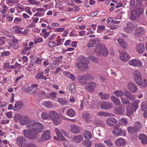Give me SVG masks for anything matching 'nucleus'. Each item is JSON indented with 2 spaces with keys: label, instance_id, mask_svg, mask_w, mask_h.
I'll list each match as a JSON object with an SVG mask.
<instances>
[{
  "label": "nucleus",
  "instance_id": "obj_1",
  "mask_svg": "<svg viewBox=\"0 0 147 147\" xmlns=\"http://www.w3.org/2000/svg\"><path fill=\"white\" fill-rule=\"evenodd\" d=\"M28 125V129L35 133H40L44 130L42 125L38 121H31Z\"/></svg>",
  "mask_w": 147,
  "mask_h": 147
},
{
  "label": "nucleus",
  "instance_id": "obj_2",
  "mask_svg": "<svg viewBox=\"0 0 147 147\" xmlns=\"http://www.w3.org/2000/svg\"><path fill=\"white\" fill-rule=\"evenodd\" d=\"M79 59V62L78 63H76V65L77 67L79 70L85 71L88 68L87 64L88 63V60L87 58H85L84 57H80Z\"/></svg>",
  "mask_w": 147,
  "mask_h": 147
},
{
  "label": "nucleus",
  "instance_id": "obj_3",
  "mask_svg": "<svg viewBox=\"0 0 147 147\" xmlns=\"http://www.w3.org/2000/svg\"><path fill=\"white\" fill-rule=\"evenodd\" d=\"M96 50L98 55H102L106 57L108 55V51L105 44L102 43H99L96 47Z\"/></svg>",
  "mask_w": 147,
  "mask_h": 147
},
{
  "label": "nucleus",
  "instance_id": "obj_4",
  "mask_svg": "<svg viewBox=\"0 0 147 147\" xmlns=\"http://www.w3.org/2000/svg\"><path fill=\"white\" fill-rule=\"evenodd\" d=\"M49 113V119L53 121V123L55 125H59L61 121L58 113L55 111H50Z\"/></svg>",
  "mask_w": 147,
  "mask_h": 147
},
{
  "label": "nucleus",
  "instance_id": "obj_5",
  "mask_svg": "<svg viewBox=\"0 0 147 147\" xmlns=\"http://www.w3.org/2000/svg\"><path fill=\"white\" fill-rule=\"evenodd\" d=\"M24 135L26 137L31 140H34L37 139L39 136L38 134L32 132V130L25 129L24 131Z\"/></svg>",
  "mask_w": 147,
  "mask_h": 147
},
{
  "label": "nucleus",
  "instance_id": "obj_6",
  "mask_svg": "<svg viewBox=\"0 0 147 147\" xmlns=\"http://www.w3.org/2000/svg\"><path fill=\"white\" fill-rule=\"evenodd\" d=\"M138 26V25L136 22H129L127 24L126 26L124 28L123 30L129 33L136 29Z\"/></svg>",
  "mask_w": 147,
  "mask_h": 147
},
{
  "label": "nucleus",
  "instance_id": "obj_7",
  "mask_svg": "<svg viewBox=\"0 0 147 147\" xmlns=\"http://www.w3.org/2000/svg\"><path fill=\"white\" fill-rule=\"evenodd\" d=\"M121 125L119 124L116 125L114 127V130L113 131V134L119 136L125 135L126 132L125 130L123 131L121 129Z\"/></svg>",
  "mask_w": 147,
  "mask_h": 147
},
{
  "label": "nucleus",
  "instance_id": "obj_8",
  "mask_svg": "<svg viewBox=\"0 0 147 147\" xmlns=\"http://www.w3.org/2000/svg\"><path fill=\"white\" fill-rule=\"evenodd\" d=\"M131 16L130 18L132 20L138 21L140 19V15L142 14L135 10H131L130 11Z\"/></svg>",
  "mask_w": 147,
  "mask_h": 147
},
{
  "label": "nucleus",
  "instance_id": "obj_9",
  "mask_svg": "<svg viewBox=\"0 0 147 147\" xmlns=\"http://www.w3.org/2000/svg\"><path fill=\"white\" fill-rule=\"evenodd\" d=\"M51 135L49 130L43 131V134L41 136V139H38V141L40 142L42 141L48 140L51 138Z\"/></svg>",
  "mask_w": 147,
  "mask_h": 147
},
{
  "label": "nucleus",
  "instance_id": "obj_10",
  "mask_svg": "<svg viewBox=\"0 0 147 147\" xmlns=\"http://www.w3.org/2000/svg\"><path fill=\"white\" fill-rule=\"evenodd\" d=\"M96 87V84L95 83L91 82L89 83L88 86H86L85 87V88L89 92H92L94 91Z\"/></svg>",
  "mask_w": 147,
  "mask_h": 147
},
{
  "label": "nucleus",
  "instance_id": "obj_11",
  "mask_svg": "<svg viewBox=\"0 0 147 147\" xmlns=\"http://www.w3.org/2000/svg\"><path fill=\"white\" fill-rule=\"evenodd\" d=\"M16 141L17 144L20 146H24L26 143V141L25 138L22 136L17 138Z\"/></svg>",
  "mask_w": 147,
  "mask_h": 147
},
{
  "label": "nucleus",
  "instance_id": "obj_12",
  "mask_svg": "<svg viewBox=\"0 0 147 147\" xmlns=\"http://www.w3.org/2000/svg\"><path fill=\"white\" fill-rule=\"evenodd\" d=\"M100 105L102 109L108 110L112 108L113 105L112 103L104 102L101 103Z\"/></svg>",
  "mask_w": 147,
  "mask_h": 147
},
{
  "label": "nucleus",
  "instance_id": "obj_13",
  "mask_svg": "<svg viewBox=\"0 0 147 147\" xmlns=\"http://www.w3.org/2000/svg\"><path fill=\"white\" fill-rule=\"evenodd\" d=\"M128 88L132 92H135L138 90L137 86L134 83L129 82L127 85Z\"/></svg>",
  "mask_w": 147,
  "mask_h": 147
},
{
  "label": "nucleus",
  "instance_id": "obj_14",
  "mask_svg": "<svg viewBox=\"0 0 147 147\" xmlns=\"http://www.w3.org/2000/svg\"><path fill=\"white\" fill-rule=\"evenodd\" d=\"M121 59L124 62L128 61L129 58V54L125 51H123L121 53L120 56Z\"/></svg>",
  "mask_w": 147,
  "mask_h": 147
},
{
  "label": "nucleus",
  "instance_id": "obj_15",
  "mask_svg": "<svg viewBox=\"0 0 147 147\" xmlns=\"http://www.w3.org/2000/svg\"><path fill=\"white\" fill-rule=\"evenodd\" d=\"M129 64L135 67H139L142 66V63L137 59H133L129 62Z\"/></svg>",
  "mask_w": 147,
  "mask_h": 147
},
{
  "label": "nucleus",
  "instance_id": "obj_16",
  "mask_svg": "<svg viewBox=\"0 0 147 147\" xmlns=\"http://www.w3.org/2000/svg\"><path fill=\"white\" fill-rule=\"evenodd\" d=\"M138 138L142 144H147V136L146 135L144 134H140L139 135Z\"/></svg>",
  "mask_w": 147,
  "mask_h": 147
},
{
  "label": "nucleus",
  "instance_id": "obj_17",
  "mask_svg": "<svg viewBox=\"0 0 147 147\" xmlns=\"http://www.w3.org/2000/svg\"><path fill=\"white\" fill-rule=\"evenodd\" d=\"M31 121H30L28 118L25 117H22L21 120L20 121V123L22 125H27V127L28 128L29 123Z\"/></svg>",
  "mask_w": 147,
  "mask_h": 147
},
{
  "label": "nucleus",
  "instance_id": "obj_18",
  "mask_svg": "<svg viewBox=\"0 0 147 147\" xmlns=\"http://www.w3.org/2000/svg\"><path fill=\"white\" fill-rule=\"evenodd\" d=\"M125 107L124 105H120L118 106L115 109V112L116 113L119 114H122L124 113Z\"/></svg>",
  "mask_w": 147,
  "mask_h": 147
},
{
  "label": "nucleus",
  "instance_id": "obj_19",
  "mask_svg": "<svg viewBox=\"0 0 147 147\" xmlns=\"http://www.w3.org/2000/svg\"><path fill=\"white\" fill-rule=\"evenodd\" d=\"M135 7L137 11H138L140 13L142 14L143 13L144 6L142 3L140 2H137Z\"/></svg>",
  "mask_w": 147,
  "mask_h": 147
},
{
  "label": "nucleus",
  "instance_id": "obj_20",
  "mask_svg": "<svg viewBox=\"0 0 147 147\" xmlns=\"http://www.w3.org/2000/svg\"><path fill=\"white\" fill-rule=\"evenodd\" d=\"M124 95L127 98L131 100H134L135 99L134 95L127 90H125L124 93Z\"/></svg>",
  "mask_w": 147,
  "mask_h": 147
},
{
  "label": "nucleus",
  "instance_id": "obj_21",
  "mask_svg": "<svg viewBox=\"0 0 147 147\" xmlns=\"http://www.w3.org/2000/svg\"><path fill=\"white\" fill-rule=\"evenodd\" d=\"M125 141L123 138H120L117 140L115 142V144L117 146H124L126 144Z\"/></svg>",
  "mask_w": 147,
  "mask_h": 147
},
{
  "label": "nucleus",
  "instance_id": "obj_22",
  "mask_svg": "<svg viewBox=\"0 0 147 147\" xmlns=\"http://www.w3.org/2000/svg\"><path fill=\"white\" fill-rule=\"evenodd\" d=\"M70 128V131L73 133L77 134L80 131V128L76 125H71Z\"/></svg>",
  "mask_w": 147,
  "mask_h": 147
},
{
  "label": "nucleus",
  "instance_id": "obj_23",
  "mask_svg": "<svg viewBox=\"0 0 147 147\" xmlns=\"http://www.w3.org/2000/svg\"><path fill=\"white\" fill-rule=\"evenodd\" d=\"M107 124L110 126L114 125L117 122V120L115 118L111 117L108 119L106 121Z\"/></svg>",
  "mask_w": 147,
  "mask_h": 147
},
{
  "label": "nucleus",
  "instance_id": "obj_24",
  "mask_svg": "<svg viewBox=\"0 0 147 147\" xmlns=\"http://www.w3.org/2000/svg\"><path fill=\"white\" fill-rule=\"evenodd\" d=\"M21 66L22 65L20 64L16 63L15 65L10 66V69H14L17 68L16 69L14 70L16 73L17 74L19 72H20L19 70Z\"/></svg>",
  "mask_w": 147,
  "mask_h": 147
},
{
  "label": "nucleus",
  "instance_id": "obj_25",
  "mask_svg": "<svg viewBox=\"0 0 147 147\" xmlns=\"http://www.w3.org/2000/svg\"><path fill=\"white\" fill-rule=\"evenodd\" d=\"M78 80L79 83L82 84H85L87 81L85 75L78 76Z\"/></svg>",
  "mask_w": 147,
  "mask_h": 147
},
{
  "label": "nucleus",
  "instance_id": "obj_26",
  "mask_svg": "<svg viewBox=\"0 0 147 147\" xmlns=\"http://www.w3.org/2000/svg\"><path fill=\"white\" fill-rule=\"evenodd\" d=\"M144 50V46L143 43H140L137 46L136 50L138 52L142 53Z\"/></svg>",
  "mask_w": 147,
  "mask_h": 147
},
{
  "label": "nucleus",
  "instance_id": "obj_27",
  "mask_svg": "<svg viewBox=\"0 0 147 147\" xmlns=\"http://www.w3.org/2000/svg\"><path fill=\"white\" fill-rule=\"evenodd\" d=\"M83 139V137L81 135L74 136L73 139L74 141L76 143H79Z\"/></svg>",
  "mask_w": 147,
  "mask_h": 147
},
{
  "label": "nucleus",
  "instance_id": "obj_28",
  "mask_svg": "<svg viewBox=\"0 0 147 147\" xmlns=\"http://www.w3.org/2000/svg\"><path fill=\"white\" fill-rule=\"evenodd\" d=\"M82 117L84 119L86 120L87 121H90L91 119L90 113L86 111H85L83 113Z\"/></svg>",
  "mask_w": 147,
  "mask_h": 147
},
{
  "label": "nucleus",
  "instance_id": "obj_29",
  "mask_svg": "<svg viewBox=\"0 0 147 147\" xmlns=\"http://www.w3.org/2000/svg\"><path fill=\"white\" fill-rule=\"evenodd\" d=\"M133 77L134 82L138 85L142 79L140 74H135Z\"/></svg>",
  "mask_w": 147,
  "mask_h": 147
},
{
  "label": "nucleus",
  "instance_id": "obj_30",
  "mask_svg": "<svg viewBox=\"0 0 147 147\" xmlns=\"http://www.w3.org/2000/svg\"><path fill=\"white\" fill-rule=\"evenodd\" d=\"M55 131L56 133L57 136L59 137L60 140H63L65 141L66 140V139L61 134V133L60 132L59 130L57 128L55 129Z\"/></svg>",
  "mask_w": 147,
  "mask_h": 147
},
{
  "label": "nucleus",
  "instance_id": "obj_31",
  "mask_svg": "<svg viewBox=\"0 0 147 147\" xmlns=\"http://www.w3.org/2000/svg\"><path fill=\"white\" fill-rule=\"evenodd\" d=\"M23 106V104L21 102H18L15 103L13 107V109L14 111H16L20 109Z\"/></svg>",
  "mask_w": 147,
  "mask_h": 147
},
{
  "label": "nucleus",
  "instance_id": "obj_32",
  "mask_svg": "<svg viewBox=\"0 0 147 147\" xmlns=\"http://www.w3.org/2000/svg\"><path fill=\"white\" fill-rule=\"evenodd\" d=\"M99 96H101V99L104 100H108L109 99L110 96L108 94H103L102 92H100L98 94Z\"/></svg>",
  "mask_w": 147,
  "mask_h": 147
},
{
  "label": "nucleus",
  "instance_id": "obj_33",
  "mask_svg": "<svg viewBox=\"0 0 147 147\" xmlns=\"http://www.w3.org/2000/svg\"><path fill=\"white\" fill-rule=\"evenodd\" d=\"M111 99L113 103L116 105H119L121 103L119 99L114 96H111Z\"/></svg>",
  "mask_w": 147,
  "mask_h": 147
},
{
  "label": "nucleus",
  "instance_id": "obj_34",
  "mask_svg": "<svg viewBox=\"0 0 147 147\" xmlns=\"http://www.w3.org/2000/svg\"><path fill=\"white\" fill-rule=\"evenodd\" d=\"M127 130L128 133L131 134L136 133L138 130L134 127H129L127 128Z\"/></svg>",
  "mask_w": 147,
  "mask_h": 147
},
{
  "label": "nucleus",
  "instance_id": "obj_35",
  "mask_svg": "<svg viewBox=\"0 0 147 147\" xmlns=\"http://www.w3.org/2000/svg\"><path fill=\"white\" fill-rule=\"evenodd\" d=\"M83 136L86 139L91 138V134L89 131L86 130L84 131Z\"/></svg>",
  "mask_w": 147,
  "mask_h": 147
},
{
  "label": "nucleus",
  "instance_id": "obj_36",
  "mask_svg": "<svg viewBox=\"0 0 147 147\" xmlns=\"http://www.w3.org/2000/svg\"><path fill=\"white\" fill-rule=\"evenodd\" d=\"M139 100H136L133 101L132 105H133V108L134 110L136 111L138 108V103H140Z\"/></svg>",
  "mask_w": 147,
  "mask_h": 147
},
{
  "label": "nucleus",
  "instance_id": "obj_37",
  "mask_svg": "<svg viewBox=\"0 0 147 147\" xmlns=\"http://www.w3.org/2000/svg\"><path fill=\"white\" fill-rule=\"evenodd\" d=\"M119 44L123 48L125 49L126 48V43L124 40L121 38H119L118 40Z\"/></svg>",
  "mask_w": 147,
  "mask_h": 147
},
{
  "label": "nucleus",
  "instance_id": "obj_38",
  "mask_svg": "<svg viewBox=\"0 0 147 147\" xmlns=\"http://www.w3.org/2000/svg\"><path fill=\"white\" fill-rule=\"evenodd\" d=\"M127 109V115L129 117H130L131 115L133 114L134 111H135L132 108H130L128 107H127L126 108Z\"/></svg>",
  "mask_w": 147,
  "mask_h": 147
},
{
  "label": "nucleus",
  "instance_id": "obj_39",
  "mask_svg": "<svg viewBox=\"0 0 147 147\" xmlns=\"http://www.w3.org/2000/svg\"><path fill=\"white\" fill-rule=\"evenodd\" d=\"M121 100L122 103L125 105L129 106L130 105L131 103L127 99L122 97L121 98Z\"/></svg>",
  "mask_w": 147,
  "mask_h": 147
},
{
  "label": "nucleus",
  "instance_id": "obj_40",
  "mask_svg": "<svg viewBox=\"0 0 147 147\" xmlns=\"http://www.w3.org/2000/svg\"><path fill=\"white\" fill-rule=\"evenodd\" d=\"M141 107L142 111L145 112L147 111V100L146 102L142 103Z\"/></svg>",
  "mask_w": 147,
  "mask_h": 147
},
{
  "label": "nucleus",
  "instance_id": "obj_41",
  "mask_svg": "<svg viewBox=\"0 0 147 147\" xmlns=\"http://www.w3.org/2000/svg\"><path fill=\"white\" fill-rule=\"evenodd\" d=\"M138 85L141 86L142 87H144L146 86L147 85V81L145 79H144L143 80L141 79Z\"/></svg>",
  "mask_w": 147,
  "mask_h": 147
},
{
  "label": "nucleus",
  "instance_id": "obj_42",
  "mask_svg": "<svg viewBox=\"0 0 147 147\" xmlns=\"http://www.w3.org/2000/svg\"><path fill=\"white\" fill-rule=\"evenodd\" d=\"M67 115L70 117H73L75 114V112L71 109H69L67 112Z\"/></svg>",
  "mask_w": 147,
  "mask_h": 147
},
{
  "label": "nucleus",
  "instance_id": "obj_43",
  "mask_svg": "<svg viewBox=\"0 0 147 147\" xmlns=\"http://www.w3.org/2000/svg\"><path fill=\"white\" fill-rule=\"evenodd\" d=\"M58 101L62 105H65L67 103V101L66 98H59L58 99Z\"/></svg>",
  "mask_w": 147,
  "mask_h": 147
},
{
  "label": "nucleus",
  "instance_id": "obj_44",
  "mask_svg": "<svg viewBox=\"0 0 147 147\" xmlns=\"http://www.w3.org/2000/svg\"><path fill=\"white\" fill-rule=\"evenodd\" d=\"M119 125H121L123 124L124 125H126L127 123V119L124 118H121L119 121Z\"/></svg>",
  "mask_w": 147,
  "mask_h": 147
},
{
  "label": "nucleus",
  "instance_id": "obj_45",
  "mask_svg": "<svg viewBox=\"0 0 147 147\" xmlns=\"http://www.w3.org/2000/svg\"><path fill=\"white\" fill-rule=\"evenodd\" d=\"M113 93L117 96L119 97L122 96L124 94V93L120 90L115 91Z\"/></svg>",
  "mask_w": 147,
  "mask_h": 147
},
{
  "label": "nucleus",
  "instance_id": "obj_46",
  "mask_svg": "<svg viewBox=\"0 0 147 147\" xmlns=\"http://www.w3.org/2000/svg\"><path fill=\"white\" fill-rule=\"evenodd\" d=\"M49 113L48 114L46 112H42L41 114V117L44 119H49Z\"/></svg>",
  "mask_w": 147,
  "mask_h": 147
},
{
  "label": "nucleus",
  "instance_id": "obj_47",
  "mask_svg": "<svg viewBox=\"0 0 147 147\" xmlns=\"http://www.w3.org/2000/svg\"><path fill=\"white\" fill-rule=\"evenodd\" d=\"M107 23L109 24L111 23L118 24V23L120 22V21H115L111 17H109L107 18Z\"/></svg>",
  "mask_w": 147,
  "mask_h": 147
},
{
  "label": "nucleus",
  "instance_id": "obj_48",
  "mask_svg": "<svg viewBox=\"0 0 147 147\" xmlns=\"http://www.w3.org/2000/svg\"><path fill=\"white\" fill-rule=\"evenodd\" d=\"M93 46L94 47H96L97 45L100 42V40L98 38H96L94 39H92Z\"/></svg>",
  "mask_w": 147,
  "mask_h": 147
},
{
  "label": "nucleus",
  "instance_id": "obj_49",
  "mask_svg": "<svg viewBox=\"0 0 147 147\" xmlns=\"http://www.w3.org/2000/svg\"><path fill=\"white\" fill-rule=\"evenodd\" d=\"M87 80L92 81L94 80V77L92 74H85Z\"/></svg>",
  "mask_w": 147,
  "mask_h": 147
},
{
  "label": "nucleus",
  "instance_id": "obj_50",
  "mask_svg": "<svg viewBox=\"0 0 147 147\" xmlns=\"http://www.w3.org/2000/svg\"><path fill=\"white\" fill-rule=\"evenodd\" d=\"M83 144L84 145L88 147L91 146L92 144L91 142L89 140H87L84 141L83 142Z\"/></svg>",
  "mask_w": 147,
  "mask_h": 147
},
{
  "label": "nucleus",
  "instance_id": "obj_51",
  "mask_svg": "<svg viewBox=\"0 0 147 147\" xmlns=\"http://www.w3.org/2000/svg\"><path fill=\"white\" fill-rule=\"evenodd\" d=\"M135 127L137 129H139L142 126L141 123L139 121H136L134 123Z\"/></svg>",
  "mask_w": 147,
  "mask_h": 147
},
{
  "label": "nucleus",
  "instance_id": "obj_52",
  "mask_svg": "<svg viewBox=\"0 0 147 147\" xmlns=\"http://www.w3.org/2000/svg\"><path fill=\"white\" fill-rule=\"evenodd\" d=\"M110 113H106L103 111H100L99 112L98 115L99 116H110Z\"/></svg>",
  "mask_w": 147,
  "mask_h": 147
},
{
  "label": "nucleus",
  "instance_id": "obj_53",
  "mask_svg": "<svg viewBox=\"0 0 147 147\" xmlns=\"http://www.w3.org/2000/svg\"><path fill=\"white\" fill-rule=\"evenodd\" d=\"M22 116L20 114H16L14 117V119L16 121H18L19 120H21Z\"/></svg>",
  "mask_w": 147,
  "mask_h": 147
},
{
  "label": "nucleus",
  "instance_id": "obj_54",
  "mask_svg": "<svg viewBox=\"0 0 147 147\" xmlns=\"http://www.w3.org/2000/svg\"><path fill=\"white\" fill-rule=\"evenodd\" d=\"M95 124L97 126H100L103 125L104 122L98 119H96L94 121Z\"/></svg>",
  "mask_w": 147,
  "mask_h": 147
},
{
  "label": "nucleus",
  "instance_id": "obj_55",
  "mask_svg": "<svg viewBox=\"0 0 147 147\" xmlns=\"http://www.w3.org/2000/svg\"><path fill=\"white\" fill-rule=\"evenodd\" d=\"M44 105L46 107L48 108L52 107L53 106L51 102L50 101H46L44 103Z\"/></svg>",
  "mask_w": 147,
  "mask_h": 147
},
{
  "label": "nucleus",
  "instance_id": "obj_56",
  "mask_svg": "<svg viewBox=\"0 0 147 147\" xmlns=\"http://www.w3.org/2000/svg\"><path fill=\"white\" fill-rule=\"evenodd\" d=\"M89 59L92 61L95 62H97L98 60L97 58L95 57L94 56L91 55L89 57Z\"/></svg>",
  "mask_w": 147,
  "mask_h": 147
},
{
  "label": "nucleus",
  "instance_id": "obj_57",
  "mask_svg": "<svg viewBox=\"0 0 147 147\" xmlns=\"http://www.w3.org/2000/svg\"><path fill=\"white\" fill-rule=\"evenodd\" d=\"M42 75L43 74H37L36 76V78L39 79L46 80L47 79L46 77Z\"/></svg>",
  "mask_w": 147,
  "mask_h": 147
},
{
  "label": "nucleus",
  "instance_id": "obj_58",
  "mask_svg": "<svg viewBox=\"0 0 147 147\" xmlns=\"http://www.w3.org/2000/svg\"><path fill=\"white\" fill-rule=\"evenodd\" d=\"M48 46L50 47L53 48L56 45V43L53 41H50L48 43Z\"/></svg>",
  "mask_w": 147,
  "mask_h": 147
},
{
  "label": "nucleus",
  "instance_id": "obj_59",
  "mask_svg": "<svg viewBox=\"0 0 147 147\" xmlns=\"http://www.w3.org/2000/svg\"><path fill=\"white\" fill-rule=\"evenodd\" d=\"M104 142L108 146H111L113 144L111 141L109 140H105Z\"/></svg>",
  "mask_w": 147,
  "mask_h": 147
},
{
  "label": "nucleus",
  "instance_id": "obj_60",
  "mask_svg": "<svg viewBox=\"0 0 147 147\" xmlns=\"http://www.w3.org/2000/svg\"><path fill=\"white\" fill-rule=\"evenodd\" d=\"M5 38L3 37L0 38V45L1 46H2L5 43Z\"/></svg>",
  "mask_w": 147,
  "mask_h": 147
},
{
  "label": "nucleus",
  "instance_id": "obj_61",
  "mask_svg": "<svg viewBox=\"0 0 147 147\" xmlns=\"http://www.w3.org/2000/svg\"><path fill=\"white\" fill-rule=\"evenodd\" d=\"M11 53L9 51H4L3 52L1 53V56H8L9 55H10Z\"/></svg>",
  "mask_w": 147,
  "mask_h": 147
},
{
  "label": "nucleus",
  "instance_id": "obj_62",
  "mask_svg": "<svg viewBox=\"0 0 147 147\" xmlns=\"http://www.w3.org/2000/svg\"><path fill=\"white\" fill-rule=\"evenodd\" d=\"M87 46L89 48L94 47V46H93V42L92 41V39H91V40H89L88 41L87 44Z\"/></svg>",
  "mask_w": 147,
  "mask_h": 147
},
{
  "label": "nucleus",
  "instance_id": "obj_63",
  "mask_svg": "<svg viewBox=\"0 0 147 147\" xmlns=\"http://www.w3.org/2000/svg\"><path fill=\"white\" fill-rule=\"evenodd\" d=\"M65 76L72 79L73 80H74L76 79L75 77L73 74H65Z\"/></svg>",
  "mask_w": 147,
  "mask_h": 147
},
{
  "label": "nucleus",
  "instance_id": "obj_64",
  "mask_svg": "<svg viewBox=\"0 0 147 147\" xmlns=\"http://www.w3.org/2000/svg\"><path fill=\"white\" fill-rule=\"evenodd\" d=\"M56 94L55 92H53L51 93L49 96L48 98H55L56 97Z\"/></svg>",
  "mask_w": 147,
  "mask_h": 147
}]
</instances>
